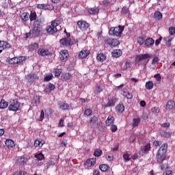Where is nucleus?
I'll use <instances>...</instances> for the list:
<instances>
[{
  "mask_svg": "<svg viewBox=\"0 0 175 175\" xmlns=\"http://www.w3.org/2000/svg\"><path fill=\"white\" fill-rule=\"evenodd\" d=\"M96 122H98V117L95 116H92L89 120L90 125H94V124H96Z\"/></svg>",
  "mask_w": 175,
  "mask_h": 175,
  "instance_id": "nucleus-37",
  "label": "nucleus"
},
{
  "mask_svg": "<svg viewBox=\"0 0 175 175\" xmlns=\"http://www.w3.org/2000/svg\"><path fill=\"white\" fill-rule=\"evenodd\" d=\"M59 109L65 111L66 110H69V109H70V106L66 103H63L62 105H59Z\"/></svg>",
  "mask_w": 175,
  "mask_h": 175,
  "instance_id": "nucleus-27",
  "label": "nucleus"
},
{
  "mask_svg": "<svg viewBox=\"0 0 175 175\" xmlns=\"http://www.w3.org/2000/svg\"><path fill=\"white\" fill-rule=\"evenodd\" d=\"M21 18L24 22H27L29 20V13L28 12H23L21 14Z\"/></svg>",
  "mask_w": 175,
  "mask_h": 175,
  "instance_id": "nucleus-24",
  "label": "nucleus"
},
{
  "mask_svg": "<svg viewBox=\"0 0 175 175\" xmlns=\"http://www.w3.org/2000/svg\"><path fill=\"white\" fill-rule=\"evenodd\" d=\"M162 42V37H160L159 39H157L155 42V46L157 47V46H159V43Z\"/></svg>",
  "mask_w": 175,
  "mask_h": 175,
  "instance_id": "nucleus-62",
  "label": "nucleus"
},
{
  "mask_svg": "<svg viewBox=\"0 0 175 175\" xmlns=\"http://www.w3.org/2000/svg\"><path fill=\"white\" fill-rule=\"evenodd\" d=\"M151 57V55L146 53L144 55H138L135 57V62L137 64H139V62L144 60V59H148V58H150Z\"/></svg>",
  "mask_w": 175,
  "mask_h": 175,
  "instance_id": "nucleus-10",
  "label": "nucleus"
},
{
  "mask_svg": "<svg viewBox=\"0 0 175 175\" xmlns=\"http://www.w3.org/2000/svg\"><path fill=\"white\" fill-rule=\"evenodd\" d=\"M10 111H18L20 110V102L17 100H13L8 107Z\"/></svg>",
  "mask_w": 175,
  "mask_h": 175,
  "instance_id": "nucleus-4",
  "label": "nucleus"
},
{
  "mask_svg": "<svg viewBox=\"0 0 175 175\" xmlns=\"http://www.w3.org/2000/svg\"><path fill=\"white\" fill-rule=\"evenodd\" d=\"M129 157H131V154H129V153H125L123 154V158L124 161H129L131 159Z\"/></svg>",
  "mask_w": 175,
  "mask_h": 175,
  "instance_id": "nucleus-55",
  "label": "nucleus"
},
{
  "mask_svg": "<svg viewBox=\"0 0 175 175\" xmlns=\"http://www.w3.org/2000/svg\"><path fill=\"white\" fill-rule=\"evenodd\" d=\"M5 146H7V147L8 148H13L15 147V144H14V141L12 140V139H6L5 140Z\"/></svg>",
  "mask_w": 175,
  "mask_h": 175,
  "instance_id": "nucleus-21",
  "label": "nucleus"
},
{
  "mask_svg": "<svg viewBox=\"0 0 175 175\" xmlns=\"http://www.w3.org/2000/svg\"><path fill=\"white\" fill-rule=\"evenodd\" d=\"M88 12L90 14H98L99 13V8L94 7L93 8H89Z\"/></svg>",
  "mask_w": 175,
  "mask_h": 175,
  "instance_id": "nucleus-23",
  "label": "nucleus"
},
{
  "mask_svg": "<svg viewBox=\"0 0 175 175\" xmlns=\"http://www.w3.org/2000/svg\"><path fill=\"white\" fill-rule=\"evenodd\" d=\"M96 163V159L91 158L86 160L84 163L85 169H90L92 166H94Z\"/></svg>",
  "mask_w": 175,
  "mask_h": 175,
  "instance_id": "nucleus-7",
  "label": "nucleus"
},
{
  "mask_svg": "<svg viewBox=\"0 0 175 175\" xmlns=\"http://www.w3.org/2000/svg\"><path fill=\"white\" fill-rule=\"evenodd\" d=\"M9 64H10V65H14L16 64H18V57H15L13 58H11L8 60Z\"/></svg>",
  "mask_w": 175,
  "mask_h": 175,
  "instance_id": "nucleus-35",
  "label": "nucleus"
},
{
  "mask_svg": "<svg viewBox=\"0 0 175 175\" xmlns=\"http://www.w3.org/2000/svg\"><path fill=\"white\" fill-rule=\"evenodd\" d=\"M161 136L163 137H166L167 139H170V137H172V133L170 132L167 131H162L161 133Z\"/></svg>",
  "mask_w": 175,
  "mask_h": 175,
  "instance_id": "nucleus-38",
  "label": "nucleus"
},
{
  "mask_svg": "<svg viewBox=\"0 0 175 175\" xmlns=\"http://www.w3.org/2000/svg\"><path fill=\"white\" fill-rule=\"evenodd\" d=\"M44 118V111H41V114L40 116V118L38 119V121H43V119Z\"/></svg>",
  "mask_w": 175,
  "mask_h": 175,
  "instance_id": "nucleus-57",
  "label": "nucleus"
},
{
  "mask_svg": "<svg viewBox=\"0 0 175 175\" xmlns=\"http://www.w3.org/2000/svg\"><path fill=\"white\" fill-rule=\"evenodd\" d=\"M97 61H98V62H103L104 61H106V55L103 53H99L97 55Z\"/></svg>",
  "mask_w": 175,
  "mask_h": 175,
  "instance_id": "nucleus-30",
  "label": "nucleus"
},
{
  "mask_svg": "<svg viewBox=\"0 0 175 175\" xmlns=\"http://www.w3.org/2000/svg\"><path fill=\"white\" fill-rule=\"evenodd\" d=\"M152 111L153 113L157 115V114H159L161 109H159V107H154L152 108Z\"/></svg>",
  "mask_w": 175,
  "mask_h": 175,
  "instance_id": "nucleus-48",
  "label": "nucleus"
},
{
  "mask_svg": "<svg viewBox=\"0 0 175 175\" xmlns=\"http://www.w3.org/2000/svg\"><path fill=\"white\" fill-rule=\"evenodd\" d=\"M60 44L62 46H65L66 47H70V46H73V44L72 42V40L70 38H64L59 40Z\"/></svg>",
  "mask_w": 175,
  "mask_h": 175,
  "instance_id": "nucleus-8",
  "label": "nucleus"
},
{
  "mask_svg": "<svg viewBox=\"0 0 175 175\" xmlns=\"http://www.w3.org/2000/svg\"><path fill=\"white\" fill-rule=\"evenodd\" d=\"M174 107H175L174 101L171 100L167 103V105H166L167 110H173V109H174Z\"/></svg>",
  "mask_w": 175,
  "mask_h": 175,
  "instance_id": "nucleus-22",
  "label": "nucleus"
},
{
  "mask_svg": "<svg viewBox=\"0 0 175 175\" xmlns=\"http://www.w3.org/2000/svg\"><path fill=\"white\" fill-rule=\"evenodd\" d=\"M122 14H128V13H129V8L123 7L122 9Z\"/></svg>",
  "mask_w": 175,
  "mask_h": 175,
  "instance_id": "nucleus-51",
  "label": "nucleus"
},
{
  "mask_svg": "<svg viewBox=\"0 0 175 175\" xmlns=\"http://www.w3.org/2000/svg\"><path fill=\"white\" fill-rule=\"evenodd\" d=\"M118 128L115 124H112L111 126V132H116Z\"/></svg>",
  "mask_w": 175,
  "mask_h": 175,
  "instance_id": "nucleus-63",
  "label": "nucleus"
},
{
  "mask_svg": "<svg viewBox=\"0 0 175 175\" xmlns=\"http://www.w3.org/2000/svg\"><path fill=\"white\" fill-rule=\"evenodd\" d=\"M53 73L55 77H59V76H61V73H62V69L55 68Z\"/></svg>",
  "mask_w": 175,
  "mask_h": 175,
  "instance_id": "nucleus-39",
  "label": "nucleus"
},
{
  "mask_svg": "<svg viewBox=\"0 0 175 175\" xmlns=\"http://www.w3.org/2000/svg\"><path fill=\"white\" fill-rule=\"evenodd\" d=\"M68 57H69V51H68V50H63L60 51L59 58L63 62L68 61Z\"/></svg>",
  "mask_w": 175,
  "mask_h": 175,
  "instance_id": "nucleus-9",
  "label": "nucleus"
},
{
  "mask_svg": "<svg viewBox=\"0 0 175 175\" xmlns=\"http://www.w3.org/2000/svg\"><path fill=\"white\" fill-rule=\"evenodd\" d=\"M166 152H167V144H163L162 146L159 148L157 153L159 154H163L164 155H166Z\"/></svg>",
  "mask_w": 175,
  "mask_h": 175,
  "instance_id": "nucleus-11",
  "label": "nucleus"
},
{
  "mask_svg": "<svg viewBox=\"0 0 175 175\" xmlns=\"http://www.w3.org/2000/svg\"><path fill=\"white\" fill-rule=\"evenodd\" d=\"M93 175H100V172L99 171V170H94L93 171Z\"/></svg>",
  "mask_w": 175,
  "mask_h": 175,
  "instance_id": "nucleus-64",
  "label": "nucleus"
},
{
  "mask_svg": "<svg viewBox=\"0 0 175 175\" xmlns=\"http://www.w3.org/2000/svg\"><path fill=\"white\" fill-rule=\"evenodd\" d=\"M10 47H12V45L8 42L0 40V49L5 50V49H10Z\"/></svg>",
  "mask_w": 175,
  "mask_h": 175,
  "instance_id": "nucleus-16",
  "label": "nucleus"
},
{
  "mask_svg": "<svg viewBox=\"0 0 175 175\" xmlns=\"http://www.w3.org/2000/svg\"><path fill=\"white\" fill-rule=\"evenodd\" d=\"M48 88L50 90V91H54L55 90V85L53 83H49L48 85Z\"/></svg>",
  "mask_w": 175,
  "mask_h": 175,
  "instance_id": "nucleus-56",
  "label": "nucleus"
},
{
  "mask_svg": "<svg viewBox=\"0 0 175 175\" xmlns=\"http://www.w3.org/2000/svg\"><path fill=\"white\" fill-rule=\"evenodd\" d=\"M154 18L155 20V21H161V20H162L163 15H162V13H161V12L159 11H156L154 13Z\"/></svg>",
  "mask_w": 175,
  "mask_h": 175,
  "instance_id": "nucleus-17",
  "label": "nucleus"
},
{
  "mask_svg": "<svg viewBox=\"0 0 175 175\" xmlns=\"http://www.w3.org/2000/svg\"><path fill=\"white\" fill-rule=\"evenodd\" d=\"M84 115L90 117V116H92V111L90 109H87L84 111Z\"/></svg>",
  "mask_w": 175,
  "mask_h": 175,
  "instance_id": "nucleus-49",
  "label": "nucleus"
},
{
  "mask_svg": "<svg viewBox=\"0 0 175 175\" xmlns=\"http://www.w3.org/2000/svg\"><path fill=\"white\" fill-rule=\"evenodd\" d=\"M59 24H60V22L59 20H55L52 21L51 25L47 26L46 27V32H48V33H50L51 35L56 33V32H58V28L57 27H59Z\"/></svg>",
  "mask_w": 175,
  "mask_h": 175,
  "instance_id": "nucleus-2",
  "label": "nucleus"
},
{
  "mask_svg": "<svg viewBox=\"0 0 175 175\" xmlns=\"http://www.w3.org/2000/svg\"><path fill=\"white\" fill-rule=\"evenodd\" d=\"M8 103L4 99H2L0 101V109H6V107H8Z\"/></svg>",
  "mask_w": 175,
  "mask_h": 175,
  "instance_id": "nucleus-34",
  "label": "nucleus"
},
{
  "mask_svg": "<svg viewBox=\"0 0 175 175\" xmlns=\"http://www.w3.org/2000/svg\"><path fill=\"white\" fill-rule=\"evenodd\" d=\"M105 124L107 126H110V125H113L114 124V117L109 116L105 121Z\"/></svg>",
  "mask_w": 175,
  "mask_h": 175,
  "instance_id": "nucleus-26",
  "label": "nucleus"
},
{
  "mask_svg": "<svg viewBox=\"0 0 175 175\" xmlns=\"http://www.w3.org/2000/svg\"><path fill=\"white\" fill-rule=\"evenodd\" d=\"M29 18H30V21H36V18H38V15L36 14V12L31 11L30 15H29Z\"/></svg>",
  "mask_w": 175,
  "mask_h": 175,
  "instance_id": "nucleus-25",
  "label": "nucleus"
},
{
  "mask_svg": "<svg viewBox=\"0 0 175 175\" xmlns=\"http://www.w3.org/2000/svg\"><path fill=\"white\" fill-rule=\"evenodd\" d=\"M154 78L156 79L157 81H159V83H160L161 80V74H157L154 75Z\"/></svg>",
  "mask_w": 175,
  "mask_h": 175,
  "instance_id": "nucleus-59",
  "label": "nucleus"
},
{
  "mask_svg": "<svg viewBox=\"0 0 175 175\" xmlns=\"http://www.w3.org/2000/svg\"><path fill=\"white\" fill-rule=\"evenodd\" d=\"M122 55V51L121 49H114L112 51V56L114 58H118V57H121Z\"/></svg>",
  "mask_w": 175,
  "mask_h": 175,
  "instance_id": "nucleus-18",
  "label": "nucleus"
},
{
  "mask_svg": "<svg viewBox=\"0 0 175 175\" xmlns=\"http://www.w3.org/2000/svg\"><path fill=\"white\" fill-rule=\"evenodd\" d=\"M50 5L47 4H38L37 5V8L38 9H42L43 10H50V8H49Z\"/></svg>",
  "mask_w": 175,
  "mask_h": 175,
  "instance_id": "nucleus-29",
  "label": "nucleus"
},
{
  "mask_svg": "<svg viewBox=\"0 0 175 175\" xmlns=\"http://www.w3.org/2000/svg\"><path fill=\"white\" fill-rule=\"evenodd\" d=\"M140 124V119L139 118H134L133 122V128L137 126Z\"/></svg>",
  "mask_w": 175,
  "mask_h": 175,
  "instance_id": "nucleus-46",
  "label": "nucleus"
},
{
  "mask_svg": "<svg viewBox=\"0 0 175 175\" xmlns=\"http://www.w3.org/2000/svg\"><path fill=\"white\" fill-rule=\"evenodd\" d=\"M150 150H151V146L150 145V144H148L144 148H142V152L144 154H147V152H148Z\"/></svg>",
  "mask_w": 175,
  "mask_h": 175,
  "instance_id": "nucleus-32",
  "label": "nucleus"
},
{
  "mask_svg": "<svg viewBox=\"0 0 175 175\" xmlns=\"http://www.w3.org/2000/svg\"><path fill=\"white\" fill-rule=\"evenodd\" d=\"M46 142L43 139H36L34 141L33 146H34V147H43V145Z\"/></svg>",
  "mask_w": 175,
  "mask_h": 175,
  "instance_id": "nucleus-20",
  "label": "nucleus"
},
{
  "mask_svg": "<svg viewBox=\"0 0 175 175\" xmlns=\"http://www.w3.org/2000/svg\"><path fill=\"white\" fill-rule=\"evenodd\" d=\"M35 158L37 159V161H42L44 159V155L42 152H40L38 154H35Z\"/></svg>",
  "mask_w": 175,
  "mask_h": 175,
  "instance_id": "nucleus-42",
  "label": "nucleus"
},
{
  "mask_svg": "<svg viewBox=\"0 0 175 175\" xmlns=\"http://www.w3.org/2000/svg\"><path fill=\"white\" fill-rule=\"evenodd\" d=\"M25 162H27V161H25V158L18 157L16 163L17 165H24Z\"/></svg>",
  "mask_w": 175,
  "mask_h": 175,
  "instance_id": "nucleus-43",
  "label": "nucleus"
},
{
  "mask_svg": "<svg viewBox=\"0 0 175 175\" xmlns=\"http://www.w3.org/2000/svg\"><path fill=\"white\" fill-rule=\"evenodd\" d=\"M42 19H37L33 23V29L30 30L31 38H38L40 36V32H42V26L40 25Z\"/></svg>",
  "mask_w": 175,
  "mask_h": 175,
  "instance_id": "nucleus-1",
  "label": "nucleus"
},
{
  "mask_svg": "<svg viewBox=\"0 0 175 175\" xmlns=\"http://www.w3.org/2000/svg\"><path fill=\"white\" fill-rule=\"evenodd\" d=\"M145 39H146V38H144L143 36H139L137 38V42L140 46H142V44H144V43H146Z\"/></svg>",
  "mask_w": 175,
  "mask_h": 175,
  "instance_id": "nucleus-41",
  "label": "nucleus"
},
{
  "mask_svg": "<svg viewBox=\"0 0 175 175\" xmlns=\"http://www.w3.org/2000/svg\"><path fill=\"white\" fill-rule=\"evenodd\" d=\"M94 94H100L103 91V88L100 85L96 86L93 90Z\"/></svg>",
  "mask_w": 175,
  "mask_h": 175,
  "instance_id": "nucleus-33",
  "label": "nucleus"
},
{
  "mask_svg": "<svg viewBox=\"0 0 175 175\" xmlns=\"http://www.w3.org/2000/svg\"><path fill=\"white\" fill-rule=\"evenodd\" d=\"M169 33L171 35V36H174L175 34V27H169Z\"/></svg>",
  "mask_w": 175,
  "mask_h": 175,
  "instance_id": "nucleus-50",
  "label": "nucleus"
},
{
  "mask_svg": "<svg viewBox=\"0 0 175 175\" xmlns=\"http://www.w3.org/2000/svg\"><path fill=\"white\" fill-rule=\"evenodd\" d=\"M124 26L119 25L116 27H111L109 30V34L113 35L114 36H121L122 31H124Z\"/></svg>",
  "mask_w": 175,
  "mask_h": 175,
  "instance_id": "nucleus-3",
  "label": "nucleus"
},
{
  "mask_svg": "<svg viewBox=\"0 0 175 175\" xmlns=\"http://www.w3.org/2000/svg\"><path fill=\"white\" fill-rule=\"evenodd\" d=\"M160 126L162 128H165L166 129H167V128L170 127V122H165V123H163V124H160Z\"/></svg>",
  "mask_w": 175,
  "mask_h": 175,
  "instance_id": "nucleus-53",
  "label": "nucleus"
},
{
  "mask_svg": "<svg viewBox=\"0 0 175 175\" xmlns=\"http://www.w3.org/2000/svg\"><path fill=\"white\" fill-rule=\"evenodd\" d=\"M28 77L29 78V81L31 82L35 81V80H38V79H39L36 74H30L28 75Z\"/></svg>",
  "mask_w": 175,
  "mask_h": 175,
  "instance_id": "nucleus-36",
  "label": "nucleus"
},
{
  "mask_svg": "<svg viewBox=\"0 0 175 175\" xmlns=\"http://www.w3.org/2000/svg\"><path fill=\"white\" fill-rule=\"evenodd\" d=\"M99 169L101 172H107L110 170V167L106 164H101L99 165Z\"/></svg>",
  "mask_w": 175,
  "mask_h": 175,
  "instance_id": "nucleus-31",
  "label": "nucleus"
},
{
  "mask_svg": "<svg viewBox=\"0 0 175 175\" xmlns=\"http://www.w3.org/2000/svg\"><path fill=\"white\" fill-rule=\"evenodd\" d=\"M123 96H124L127 99H132V98H133V94L128 92H124Z\"/></svg>",
  "mask_w": 175,
  "mask_h": 175,
  "instance_id": "nucleus-44",
  "label": "nucleus"
},
{
  "mask_svg": "<svg viewBox=\"0 0 175 175\" xmlns=\"http://www.w3.org/2000/svg\"><path fill=\"white\" fill-rule=\"evenodd\" d=\"M94 157H100L102 155V150L96 149L94 152Z\"/></svg>",
  "mask_w": 175,
  "mask_h": 175,
  "instance_id": "nucleus-47",
  "label": "nucleus"
},
{
  "mask_svg": "<svg viewBox=\"0 0 175 175\" xmlns=\"http://www.w3.org/2000/svg\"><path fill=\"white\" fill-rule=\"evenodd\" d=\"M51 79H53V75H46L44 78V81H50V80H51Z\"/></svg>",
  "mask_w": 175,
  "mask_h": 175,
  "instance_id": "nucleus-58",
  "label": "nucleus"
},
{
  "mask_svg": "<svg viewBox=\"0 0 175 175\" xmlns=\"http://www.w3.org/2000/svg\"><path fill=\"white\" fill-rule=\"evenodd\" d=\"M91 52L90 51V50H85V51H81L79 54V57L81 59H84V58H87V57H88L90 55V53Z\"/></svg>",
  "mask_w": 175,
  "mask_h": 175,
  "instance_id": "nucleus-14",
  "label": "nucleus"
},
{
  "mask_svg": "<svg viewBox=\"0 0 175 175\" xmlns=\"http://www.w3.org/2000/svg\"><path fill=\"white\" fill-rule=\"evenodd\" d=\"M25 59H27V57H25V56H21L18 57V64H21V62H24Z\"/></svg>",
  "mask_w": 175,
  "mask_h": 175,
  "instance_id": "nucleus-52",
  "label": "nucleus"
},
{
  "mask_svg": "<svg viewBox=\"0 0 175 175\" xmlns=\"http://www.w3.org/2000/svg\"><path fill=\"white\" fill-rule=\"evenodd\" d=\"M153 144L155 146V147H159V146L162 144V142L161 141H154Z\"/></svg>",
  "mask_w": 175,
  "mask_h": 175,
  "instance_id": "nucleus-61",
  "label": "nucleus"
},
{
  "mask_svg": "<svg viewBox=\"0 0 175 175\" xmlns=\"http://www.w3.org/2000/svg\"><path fill=\"white\" fill-rule=\"evenodd\" d=\"M38 53L41 57H44L50 54V51L47 49H39Z\"/></svg>",
  "mask_w": 175,
  "mask_h": 175,
  "instance_id": "nucleus-15",
  "label": "nucleus"
},
{
  "mask_svg": "<svg viewBox=\"0 0 175 175\" xmlns=\"http://www.w3.org/2000/svg\"><path fill=\"white\" fill-rule=\"evenodd\" d=\"M105 42V44H108V46H110L111 47H116V46L120 44V41L118 40L111 38H107Z\"/></svg>",
  "mask_w": 175,
  "mask_h": 175,
  "instance_id": "nucleus-5",
  "label": "nucleus"
},
{
  "mask_svg": "<svg viewBox=\"0 0 175 175\" xmlns=\"http://www.w3.org/2000/svg\"><path fill=\"white\" fill-rule=\"evenodd\" d=\"M37 49H39V44L38 42L31 43L29 46V50L30 51H33V50H37Z\"/></svg>",
  "mask_w": 175,
  "mask_h": 175,
  "instance_id": "nucleus-28",
  "label": "nucleus"
},
{
  "mask_svg": "<svg viewBox=\"0 0 175 175\" xmlns=\"http://www.w3.org/2000/svg\"><path fill=\"white\" fill-rule=\"evenodd\" d=\"M156 158H157V161L159 163H160V164L163 163V161H165V159H166V154L157 153Z\"/></svg>",
  "mask_w": 175,
  "mask_h": 175,
  "instance_id": "nucleus-13",
  "label": "nucleus"
},
{
  "mask_svg": "<svg viewBox=\"0 0 175 175\" xmlns=\"http://www.w3.org/2000/svg\"><path fill=\"white\" fill-rule=\"evenodd\" d=\"M153 88H154V83H152V81H150L146 82V90H152Z\"/></svg>",
  "mask_w": 175,
  "mask_h": 175,
  "instance_id": "nucleus-40",
  "label": "nucleus"
},
{
  "mask_svg": "<svg viewBox=\"0 0 175 175\" xmlns=\"http://www.w3.org/2000/svg\"><path fill=\"white\" fill-rule=\"evenodd\" d=\"M77 26L79 29L81 31H87L90 28V23H87L85 21H79L77 22Z\"/></svg>",
  "mask_w": 175,
  "mask_h": 175,
  "instance_id": "nucleus-6",
  "label": "nucleus"
},
{
  "mask_svg": "<svg viewBox=\"0 0 175 175\" xmlns=\"http://www.w3.org/2000/svg\"><path fill=\"white\" fill-rule=\"evenodd\" d=\"M163 40H164V42H165V43L167 44V42H172V40H173V38H170V37H165L164 38H163Z\"/></svg>",
  "mask_w": 175,
  "mask_h": 175,
  "instance_id": "nucleus-60",
  "label": "nucleus"
},
{
  "mask_svg": "<svg viewBox=\"0 0 175 175\" xmlns=\"http://www.w3.org/2000/svg\"><path fill=\"white\" fill-rule=\"evenodd\" d=\"M154 43H155V41L152 39V38H148L145 40V46L146 47H151V46L154 45Z\"/></svg>",
  "mask_w": 175,
  "mask_h": 175,
  "instance_id": "nucleus-19",
  "label": "nucleus"
},
{
  "mask_svg": "<svg viewBox=\"0 0 175 175\" xmlns=\"http://www.w3.org/2000/svg\"><path fill=\"white\" fill-rule=\"evenodd\" d=\"M70 77H72V75L69 72H66L64 74V79L65 80H70Z\"/></svg>",
  "mask_w": 175,
  "mask_h": 175,
  "instance_id": "nucleus-54",
  "label": "nucleus"
},
{
  "mask_svg": "<svg viewBox=\"0 0 175 175\" xmlns=\"http://www.w3.org/2000/svg\"><path fill=\"white\" fill-rule=\"evenodd\" d=\"M116 102H117V97L113 96L108 100V103L105 105V107H113L116 105Z\"/></svg>",
  "mask_w": 175,
  "mask_h": 175,
  "instance_id": "nucleus-12",
  "label": "nucleus"
},
{
  "mask_svg": "<svg viewBox=\"0 0 175 175\" xmlns=\"http://www.w3.org/2000/svg\"><path fill=\"white\" fill-rule=\"evenodd\" d=\"M116 110H118V111H120V113H122V111H124L125 110V107H124V105L120 104L117 105Z\"/></svg>",
  "mask_w": 175,
  "mask_h": 175,
  "instance_id": "nucleus-45",
  "label": "nucleus"
}]
</instances>
